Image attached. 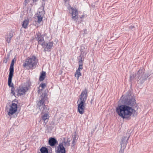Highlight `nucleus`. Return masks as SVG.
I'll use <instances>...</instances> for the list:
<instances>
[{
    "instance_id": "obj_28",
    "label": "nucleus",
    "mask_w": 153,
    "mask_h": 153,
    "mask_svg": "<svg viewBox=\"0 0 153 153\" xmlns=\"http://www.w3.org/2000/svg\"><path fill=\"white\" fill-rule=\"evenodd\" d=\"M5 39L6 42L8 43H10L11 42V38H9L5 36Z\"/></svg>"
},
{
    "instance_id": "obj_27",
    "label": "nucleus",
    "mask_w": 153,
    "mask_h": 153,
    "mask_svg": "<svg viewBox=\"0 0 153 153\" xmlns=\"http://www.w3.org/2000/svg\"><path fill=\"white\" fill-rule=\"evenodd\" d=\"M46 87V84L45 83H42L40 85H39V87H41L42 88V90L44 89Z\"/></svg>"
},
{
    "instance_id": "obj_14",
    "label": "nucleus",
    "mask_w": 153,
    "mask_h": 153,
    "mask_svg": "<svg viewBox=\"0 0 153 153\" xmlns=\"http://www.w3.org/2000/svg\"><path fill=\"white\" fill-rule=\"evenodd\" d=\"M48 142L49 144L51 146H55L56 143H57V141L55 138L51 137L49 140Z\"/></svg>"
},
{
    "instance_id": "obj_10",
    "label": "nucleus",
    "mask_w": 153,
    "mask_h": 153,
    "mask_svg": "<svg viewBox=\"0 0 153 153\" xmlns=\"http://www.w3.org/2000/svg\"><path fill=\"white\" fill-rule=\"evenodd\" d=\"M44 14V11H42L41 12L38 11L37 13V22L40 24L42 20Z\"/></svg>"
},
{
    "instance_id": "obj_24",
    "label": "nucleus",
    "mask_w": 153,
    "mask_h": 153,
    "mask_svg": "<svg viewBox=\"0 0 153 153\" xmlns=\"http://www.w3.org/2000/svg\"><path fill=\"white\" fill-rule=\"evenodd\" d=\"M60 144H62V146H64V147L66 146H68L70 145V143L69 142H68V141H64L62 143H60Z\"/></svg>"
},
{
    "instance_id": "obj_16",
    "label": "nucleus",
    "mask_w": 153,
    "mask_h": 153,
    "mask_svg": "<svg viewBox=\"0 0 153 153\" xmlns=\"http://www.w3.org/2000/svg\"><path fill=\"white\" fill-rule=\"evenodd\" d=\"M44 98H42L41 100L39 101L37 103V105L40 109H42V107L45 105L44 104Z\"/></svg>"
},
{
    "instance_id": "obj_25",
    "label": "nucleus",
    "mask_w": 153,
    "mask_h": 153,
    "mask_svg": "<svg viewBox=\"0 0 153 153\" xmlns=\"http://www.w3.org/2000/svg\"><path fill=\"white\" fill-rule=\"evenodd\" d=\"M13 36V33L12 31H10L9 33H7V34L5 36L6 37H7L12 38Z\"/></svg>"
},
{
    "instance_id": "obj_11",
    "label": "nucleus",
    "mask_w": 153,
    "mask_h": 153,
    "mask_svg": "<svg viewBox=\"0 0 153 153\" xmlns=\"http://www.w3.org/2000/svg\"><path fill=\"white\" fill-rule=\"evenodd\" d=\"M56 153H65V149L64 146L62 144H59L57 147L56 151Z\"/></svg>"
},
{
    "instance_id": "obj_35",
    "label": "nucleus",
    "mask_w": 153,
    "mask_h": 153,
    "mask_svg": "<svg viewBox=\"0 0 153 153\" xmlns=\"http://www.w3.org/2000/svg\"><path fill=\"white\" fill-rule=\"evenodd\" d=\"M131 79H133V78L134 77V76H130Z\"/></svg>"
},
{
    "instance_id": "obj_22",
    "label": "nucleus",
    "mask_w": 153,
    "mask_h": 153,
    "mask_svg": "<svg viewBox=\"0 0 153 153\" xmlns=\"http://www.w3.org/2000/svg\"><path fill=\"white\" fill-rule=\"evenodd\" d=\"M80 71L77 70L75 74V76L76 77L77 79H79V77L81 76V74L80 72Z\"/></svg>"
},
{
    "instance_id": "obj_1",
    "label": "nucleus",
    "mask_w": 153,
    "mask_h": 153,
    "mask_svg": "<svg viewBox=\"0 0 153 153\" xmlns=\"http://www.w3.org/2000/svg\"><path fill=\"white\" fill-rule=\"evenodd\" d=\"M123 102L124 105H118L116 109V112L120 117L126 119L129 118L133 113L137 114L136 111L132 108L136 104L133 97L126 96L124 98Z\"/></svg>"
},
{
    "instance_id": "obj_3",
    "label": "nucleus",
    "mask_w": 153,
    "mask_h": 153,
    "mask_svg": "<svg viewBox=\"0 0 153 153\" xmlns=\"http://www.w3.org/2000/svg\"><path fill=\"white\" fill-rule=\"evenodd\" d=\"M144 72L143 68H140L135 76L138 82L142 84L146 79L147 77L144 74Z\"/></svg>"
},
{
    "instance_id": "obj_8",
    "label": "nucleus",
    "mask_w": 153,
    "mask_h": 153,
    "mask_svg": "<svg viewBox=\"0 0 153 153\" xmlns=\"http://www.w3.org/2000/svg\"><path fill=\"white\" fill-rule=\"evenodd\" d=\"M87 90L84 89L81 92L77 101L85 102L88 96Z\"/></svg>"
},
{
    "instance_id": "obj_4",
    "label": "nucleus",
    "mask_w": 153,
    "mask_h": 153,
    "mask_svg": "<svg viewBox=\"0 0 153 153\" xmlns=\"http://www.w3.org/2000/svg\"><path fill=\"white\" fill-rule=\"evenodd\" d=\"M17 108V104L12 102L9 108H6L8 115L10 116L14 114L16 111Z\"/></svg>"
},
{
    "instance_id": "obj_37",
    "label": "nucleus",
    "mask_w": 153,
    "mask_h": 153,
    "mask_svg": "<svg viewBox=\"0 0 153 153\" xmlns=\"http://www.w3.org/2000/svg\"><path fill=\"white\" fill-rule=\"evenodd\" d=\"M25 1H27V0H25Z\"/></svg>"
},
{
    "instance_id": "obj_33",
    "label": "nucleus",
    "mask_w": 153,
    "mask_h": 153,
    "mask_svg": "<svg viewBox=\"0 0 153 153\" xmlns=\"http://www.w3.org/2000/svg\"><path fill=\"white\" fill-rule=\"evenodd\" d=\"M7 59H5L4 60L3 62L5 63H6L7 62Z\"/></svg>"
},
{
    "instance_id": "obj_5",
    "label": "nucleus",
    "mask_w": 153,
    "mask_h": 153,
    "mask_svg": "<svg viewBox=\"0 0 153 153\" xmlns=\"http://www.w3.org/2000/svg\"><path fill=\"white\" fill-rule=\"evenodd\" d=\"M68 9L69 10L70 13L71 14L72 18L74 21H76L78 19L77 10L76 8H73L70 6L68 7Z\"/></svg>"
},
{
    "instance_id": "obj_9",
    "label": "nucleus",
    "mask_w": 153,
    "mask_h": 153,
    "mask_svg": "<svg viewBox=\"0 0 153 153\" xmlns=\"http://www.w3.org/2000/svg\"><path fill=\"white\" fill-rule=\"evenodd\" d=\"M129 137V136L128 137L124 136L122 138L121 144V148H123V149L126 148Z\"/></svg>"
},
{
    "instance_id": "obj_13",
    "label": "nucleus",
    "mask_w": 153,
    "mask_h": 153,
    "mask_svg": "<svg viewBox=\"0 0 153 153\" xmlns=\"http://www.w3.org/2000/svg\"><path fill=\"white\" fill-rule=\"evenodd\" d=\"M53 42H50L47 43L46 45V47L44 50L45 51H50L53 45Z\"/></svg>"
},
{
    "instance_id": "obj_19",
    "label": "nucleus",
    "mask_w": 153,
    "mask_h": 153,
    "mask_svg": "<svg viewBox=\"0 0 153 153\" xmlns=\"http://www.w3.org/2000/svg\"><path fill=\"white\" fill-rule=\"evenodd\" d=\"M49 115L48 113H44V114L42 116V118L45 122L47 120L49 119Z\"/></svg>"
},
{
    "instance_id": "obj_12",
    "label": "nucleus",
    "mask_w": 153,
    "mask_h": 153,
    "mask_svg": "<svg viewBox=\"0 0 153 153\" xmlns=\"http://www.w3.org/2000/svg\"><path fill=\"white\" fill-rule=\"evenodd\" d=\"M26 88L25 87H19L17 89L18 95L19 96H21L25 94Z\"/></svg>"
},
{
    "instance_id": "obj_32",
    "label": "nucleus",
    "mask_w": 153,
    "mask_h": 153,
    "mask_svg": "<svg viewBox=\"0 0 153 153\" xmlns=\"http://www.w3.org/2000/svg\"><path fill=\"white\" fill-rule=\"evenodd\" d=\"M134 27L133 26H130L129 27V28L130 29H131V30H133V29H134Z\"/></svg>"
},
{
    "instance_id": "obj_17",
    "label": "nucleus",
    "mask_w": 153,
    "mask_h": 153,
    "mask_svg": "<svg viewBox=\"0 0 153 153\" xmlns=\"http://www.w3.org/2000/svg\"><path fill=\"white\" fill-rule=\"evenodd\" d=\"M14 59H13L10 65V67L9 71L10 74H13L14 71Z\"/></svg>"
},
{
    "instance_id": "obj_23",
    "label": "nucleus",
    "mask_w": 153,
    "mask_h": 153,
    "mask_svg": "<svg viewBox=\"0 0 153 153\" xmlns=\"http://www.w3.org/2000/svg\"><path fill=\"white\" fill-rule=\"evenodd\" d=\"M45 72H42V73L40 76L39 80L40 81H43L45 78Z\"/></svg>"
},
{
    "instance_id": "obj_30",
    "label": "nucleus",
    "mask_w": 153,
    "mask_h": 153,
    "mask_svg": "<svg viewBox=\"0 0 153 153\" xmlns=\"http://www.w3.org/2000/svg\"><path fill=\"white\" fill-rule=\"evenodd\" d=\"M82 65L81 64H79V67L77 69V70L80 71L81 70H82Z\"/></svg>"
},
{
    "instance_id": "obj_31",
    "label": "nucleus",
    "mask_w": 153,
    "mask_h": 153,
    "mask_svg": "<svg viewBox=\"0 0 153 153\" xmlns=\"http://www.w3.org/2000/svg\"><path fill=\"white\" fill-rule=\"evenodd\" d=\"M81 33H83L84 34H86L87 33V30L86 29H85L83 30H82L81 31Z\"/></svg>"
},
{
    "instance_id": "obj_7",
    "label": "nucleus",
    "mask_w": 153,
    "mask_h": 153,
    "mask_svg": "<svg viewBox=\"0 0 153 153\" xmlns=\"http://www.w3.org/2000/svg\"><path fill=\"white\" fill-rule=\"evenodd\" d=\"M78 111L81 114L85 112L86 104L85 102L77 101Z\"/></svg>"
},
{
    "instance_id": "obj_15",
    "label": "nucleus",
    "mask_w": 153,
    "mask_h": 153,
    "mask_svg": "<svg viewBox=\"0 0 153 153\" xmlns=\"http://www.w3.org/2000/svg\"><path fill=\"white\" fill-rule=\"evenodd\" d=\"M13 76V74H9L8 81V85L9 87H13V84L12 83V80Z\"/></svg>"
},
{
    "instance_id": "obj_6",
    "label": "nucleus",
    "mask_w": 153,
    "mask_h": 153,
    "mask_svg": "<svg viewBox=\"0 0 153 153\" xmlns=\"http://www.w3.org/2000/svg\"><path fill=\"white\" fill-rule=\"evenodd\" d=\"M45 36V34L42 35L41 33L39 31L36 33L35 35V39L38 42L39 44L42 46H43L45 43V41L44 39V36Z\"/></svg>"
},
{
    "instance_id": "obj_20",
    "label": "nucleus",
    "mask_w": 153,
    "mask_h": 153,
    "mask_svg": "<svg viewBox=\"0 0 153 153\" xmlns=\"http://www.w3.org/2000/svg\"><path fill=\"white\" fill-rule=\"evenodd\" d=\"M29 23V21L25 19L24 20L22 24V26L24 28H26Z\"/></svg>"
},
{
    "instance_id": "obj_21",
    "label": "nucleus",
    "mask_w": 153,
    "mask_h": 153,
    "mask_svg": "<svg viewBox=\"0 0 153 153\" xmlns=\"http://www.w3.org/2000/svg\"><path fill=\"white\" fill-rule=\"evenodd\" d=\"M40 151L41 153H48V149L45 147H42L40 149Z\"/></svg>"
},
{
    "instance_id": "obj_26",
    "label": "nucleus",
    "mask_w": 153,
    "mask_h": 153,
    "mask_svg": "<svg viewBox=\"0 0 153 153\" xmlns=\"http://www.w3.org/2000/svg\"><path fill=\"white\" fill-rule=\"evenodd\" d=\"M77 140V138L76 137V135H74V137H73V141H72L73 144H74L76 141Z\"/></svg>"
},
{
    "instance_id": "obj_29",
    "label": "nucleus",
    "mask_w": 153,
    "mask_h": 153,
    "mask_svg": "<svg viewBox=\"0 0 153 153\" xmlns=\"http://www.w3.org/2000/svg\"><path fill=\"white\" fill-rule=\"evenodd\" d=\"M15 90V89L14 87H12L11 89V93H12L13 95L14 96H15V93L14 92V91Z\"/></svg>"
},
{
    "instance_id": "obj_2",
    "label": "nucleus",
    "mask_w": 153,
    "mask_h": 153,
    "mask_svg": "<svg viewBox=\"0 0 153 153\" xmlns=\"http://www.w3.org/2000/svg\"><path fill=\"white\" fill-rule=\"evenodd\" d=\"M38 62V59L34 56H30L27 58L23 63V66L27 69H33L35 68Z\"/></svg>"
},
{
    "instance_id": "obj_36",
    "label": "nucleus",
    "mask_w": 153,
    "mask_h": 153,
    "mask_svg": "<svg viewBox=\"0 0 153 153\" xmlns=\"http://www.w3.org/2000/svg\"><path fill=\"white\" fill-rule=\"evenodd\" d=\"M82 59H81V60L79 61V63H82Z\"/></svg>"
},
{
    "instance_id": "obj_34",
    "label": "nucleus",
    "mask_w": 153,
    "mask_h": 153,
    "mask_svg": "<svg viewBox=\"0 0 153 153\" xmlns=\"http://www.w3.org/2000/svg\"><path fill=\"white\" fill-rule=\"evenodd\" d=\"M85 16L84 15H82L80 17V18L81 19H82V18H84V17Z\"/></svg>"
},
{
    "instance_id": "obj_18",
    "label": "nucleus",
    "mask_w": 153,
    "mask_h": 153,
    "mask_svg": "<svg viewBox=\"0 0 153 153\" xmlns=\"http://www.w3.org/2000/svg\"><path fill=\"white\" fill-rule=\"evenodd\" d=\"M42 111V113H48L49 110V108L48 106L44 105L42 107V109H41Z\"/></svg>"
}]
</instances>
